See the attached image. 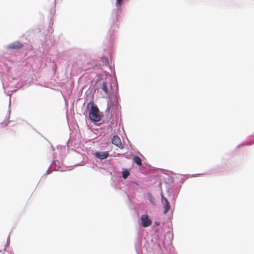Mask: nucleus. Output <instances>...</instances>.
Masks as SVG:
<instances>
[{
  "label": "nucleus",
  "mask_w": 254,
  "mask_h": 254,
  "mask_svg": "<svg viewBox=\"0 0 254 254\" xmlns=\"http://www.w3.org/2000/svg\"><path fill=\"white\" fill-rule=\"evenodd\" d=\"M90 119L94 122H99L101 120L102 116L99 113V110L96 106L92 105L89 112Z\"/></svg>",
  "instance_id": "1"
},
{
  "label": "nucleus",
  "mask_w": 254,
  "mask_h": 254,
  "mask_svg": "<svg viewBox=\"0 0 254 254\" xmlns=\"http://www.w3.org/2000/svg\"><path fill=\"white\" fill-rule=\"evenodd\" d=\"M140 220L141 225L143 227H147L152 223V221L149 218V216L147 214H143L141 215Z\"/></svg>",
  "instance_id": "2"
},
{
  "label": "nucleus",
  "mask_w": 254,
  "mask_h": 254,
  "mask_svg": "<svg viewBox=\"0 0 254 254\" xmlns=\"http://www.w3.org/2000/svg\"><path fill=\"white\" fill-rule=\"evenodd\" d=\"M23 47V45L19 41H15L9 44L7 48L11 50H18Z\"/></svg>",
  "instance_id": "3"
},
{
  "label": "nucleus",
  "mask_w": 254,
  "mask_h": 254,
  "mask_svg": "<svg viewBox=\"0 0 254 254\" xmlns=\"http://www.w3.org/2000/svg\"><path fill=\"white\" fill-rule=\"evenodd\" d=\"M162 202L163 204V213L166 214L170 208V203L167 199L163 196H162Z\"/></svg>",
  "instance_id": "4"
},
{
  "label": "nucleus",
  "mask_w": 254,
  "mask_h": 254,
  "mask_svg": "<svg viewBox=\"0 0 254 254\" xmlns=\"http://www.w3.org/2000/svg\"><path fill=\"white\" fill-rule=\"evenodd\" d=\"M112 143L120 149H123L124 146L122 143L121 140L118 135H114L112 140Z\"/></svg>",
  "instance_id": "5"
},
{
  "label": "nucleus",
  "mask_w": 254,
  "mask_h": 254,
  "mask_svg": "<svg viewBox=\"0 0 254 254\" xmlns=\"http://www.w3.org/2000/svg\"><path fill=\"white\" fill-rule=\"evenodd\" d=\"M94 154H95V156L97 158H98L101 160L106 159V158H108L109 156V154L108 153V152L107 151H104V152L96 151Z\"/></svg>",
  "instance_id": "6"
},
{
  "label": "nucleus",
  "mask_w": 254,
  "mask_h": 254,
  "mask_svg": "<svg viewBox=\"0 0 254 254\" xmlns=\"http://www.w3.org/2000/svg\"><path fill=\"white\" fill-rule=\"evenodd\" d=\"M133 161L138 166L142 165L141 159L139 156H134L133 157Z\"/></svg>",
  "instance_id": "7"
},
{
  "label": "nucleus",
  "mask_w": 254,
  "mask_h": 254,
  "mask_svg": "<svg viewBox=\"0 0 254 254\" xmlns=\"http://www.w3.org/2000/svg\"><path fill=\"white\" fill-rule=\"evenodd\" d=\"M102 89L104 91L105 94H108V88L106 82H103Z\"/></svg>",
  "instance_id": "8"
},
{
  "label": "nucleus",
  "mask_w": 254,
  "mask_h": 254,
  "mask_svg": "<svg viewBox=\"0 0 254 254\" xmlns=\"http://www.w3.org/2000/svg\"><path fill=\"white\" fill-rule=\"evenodd\" d=\"M129 172L127 170H125L123 172L122 176L123 178L126 179L128 176Z\"/></svg>",
  "instance_id": "9"
},
{
  "label": "nucleus",
  "mask_w": 254,
  "mask_h": 254,
  "mask_svg": "<svg viewBox=\"0 0 254 254\" xmlns=\"http://www.w3.org/2000/svg\"><path fill=\"white\" fill-rule=\"evenodd\" d=\"M122 0H117V1H116V5L117 6H119V5H120Z\"/></svg>",
  "instance_id": "10"
}]
</instances>
